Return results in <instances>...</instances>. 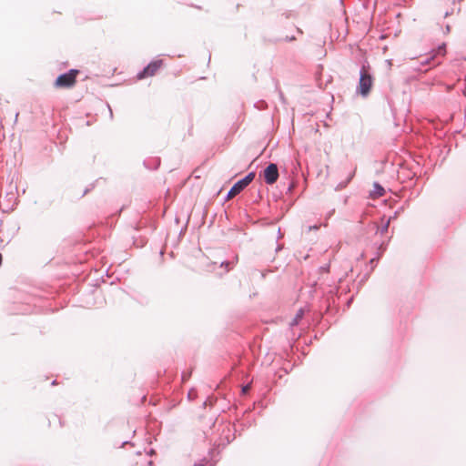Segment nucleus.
Wrapping results in <instances>:
<instances>
[{"label":"nucleus","instance_id":"nucleus-1","mask_svg":"<svg viewBox=\"0 0 466 466\" xmlns=\"http://www.w3.org/2000/svg\"><path fill=\"white\" fill-rule=\"evenodd\" d=\"M373 86V78L369 73L368 69L365 66H362L360 69V76L359 81V92L363 96H366L370 92V89Z\"/></svg>","mask_w":466,"mask_h":466},{"label":"nucleus","instance_id":"nucleus-2","mask_svg":"<svg viewBox=\"0 0 466 466\" xmlns=\"http://www.w3.org/2000/svg\"><path fill=\"white\" fill-rule=\"evenodd\" d=\"M256 173L250 172L243 178L239 179L236 182L230 190L228 192L227 199L231 198L238 194H239L242 190H244L255 178Z\"/></svg>","mask_w":466,"mask_h":466},{"label":"nucleus","instance_id":"nucleus-3","mask_svg":"<svg viewBox=\"0 0 466 466\" xmlns=\"http://www.w3.org/2000/svg\"><path fill=\"white\" fill-rule=\"evenodd\" d=\"M77 69H70L68 72L61 74L57 76L55 85L57 87H71L76 83V78L78 74Z\"/></svg>","mask_w":466,"mask_h":466},{"label":"nucleus","instance_id":"nucleus-4","mask_svg":"<svg viewBox=\"0 0 466 466\" xmlns=\"http://www.w3.org/2000/svg\"><path fill=\"white\" fill-rule=\"evenodd\" d=\"M162 65H163L162 59L151 61L146 67H144V69L142 71H140L137 74V79L141 80L147 76H154L157 73V71L161 67Z\"/></svg>","mask_w":466,"mask_h":466},{"label":"nucleus","instance_id":"nucleus-5","mask_svg":"<svg viewBox=\"0 0 466 466\" xmlns=\"http://www.w3.org/2000/svg\"><path fill=\"white\" fill-rule=\"evenodd\" d=\"M279 177V170L276 164H269L264 169V179L268 184H273Z\"/></svg>","mask_w":466,"mask_h":466},{"label":"nucleus","instance_id":"nucleus-6","mask_svg":"<svg viewBox=\"0 0 466 466\" xmlns=\"http://www.w3.org/2000/svg\"><path fill=\"white\" fill-rule=\"evenodd\" d=\"M238 261V256H235L232 261L225 260L219 263V268H225V273L230 271Z\"/></svg>","mask_w":466,"mask_h":466},{"label":"nucleus","instance_id":"nucleus-7","mask_svg":"<svg viewBox=\"0 0 466 466\" xmlns=\"http://www.w3.org/2000/svg\"><path fill=\"white\" fill-rule=\"evenodd\" d=\"M373 188L374 189L371 191L372 198L382 197L385 193L384 188L377 183L373 185Z\"/></svg>","mask_w":466,"mask_h":466},{"label":"nucleus","instance_id":"nucleus-8","mask_svg":"<svg viewBox=\"0 0 466 466\" xmlns=\"http://www.w3.org/2000/svg\"><path fill=\"white\" fill-rule=\"evenodd\" d=\"M390 222V218H387L385 220L384 224L382 225L381 228L380 229L381 234H384L385 232H387Z\"/></svg>","mask_w":466,"mask_h":466},{"label":"nucleus","instance_id":"nucleus-9","mask_svg":"<svg viewBox=\"0 0 466 466\" xmlns=\"http://www.w3.org/2000/svg\"><path fill=\"white\" fill-rule=\"evenodd\" d=\"M136 466H153V462L151 461H142L141 463L137 462Z\"/></svg>","mask_w":466,"mask_h":466},{"label":"nucleus","instance_id":"nucleus-10","mask_svg":"<svg viewBox=\"0 0 466 466\" xmlns=\"http://www.w3.org/2000/svg\"><path fill=\"white\" fill-rule=\"evenodd\" d=\"M193 466H206V463L203 461H197L193 464Z\"/></svg>","mask_w":466,"mask_h":466},{"label":"nucleus","instance_id":"nucleus-11","mask_svg":"<svg viewBox=\"0 0 466 466\" xmlns=\"http://www.w3.org/2000/svg\"><path fill=\"white\" fill-rule=\"evenodd\" d=\"M188 377H189V374H188V375H186L185 373H183V374H182V380H187V379H188Z\"/></svg>","mask_w":466,"mask_h":466},{"label":"nucleus","instance_id":"nucleus-12","mask_svg":"<svg viewBox=\"0 0 466 466\" xmlns=\"http://www.w3.org/2000/svg\"><path fill=\"white\" fill-rule=\"evenodd\" d=\"M258 179L262 178V170L258 171Z\"/></svg>","mask_w":466,"mask_h":466},{"label":"nucleus","instance_id":"nucleus-13","mask_svg":"<svg viewBox=\"0 0 466 466\" xmlns=\"http://www.w3.org/2000/svg\"><path fill=\"white\" fill-rule=\"evenodd\" d=\"M108 108H109L110 118L112 119L113 118V112H112V109L110 108L109 106H108Z\"/></svg>","mask_w":466,"mask_h":466},{"label":"nucleus","instance_id":"nucleus-14","mask_svg":"<svg viewBox=\"0 0 466 466\" xmlns=\"http://www.w3.org/2000/svg\"><path fill=\"white\" fill-rule=\"evenodd\" d=\"M287 39L289 40H294L296 37L295 36H291V37H289L288 35L286 36Z\"/></svg>","mask_w":466,"mask_h":466},{"label":"nucleus","instance_id":"nucleus-15","mask_svg":"<svg viewBox=\"0 0 466 466\" xmlns=\"http://www.w3.org/2000/svg\"><path fill=\"white\" fill-rule=\"evenodd\" d=\"M191 397H193L192 390H190V391L188 392V398H191Z\"/></svg>","mask_w":466,"mask_h":466},{"label":"nucleus","instance_id":"nucleus-16","mask_svg":"<svg viewBox=\"0 0 466 466\" xmlns=\"http://www.w3.org/2000/svg\"><path fill=\"white\" fill-rule=\"evenodd\" d=\"M293 324H298V318H296V319H295Z\"/></svg>","mask_w":466,"mask_h":466},{"label":"nucleus","instance_id":"nucleus-17","mask_svg":"<svg viewBox=\"0 0 466 466\" xmlns=\"http://www.w3.org/2000/svg\"><path fill=\"white\" fill-rule=\"evenodd\" d=\"M211 265L216 266V265H218V262H213Z\"/></svg>","mask_w":466,"mask_h":466}]
</instances>
